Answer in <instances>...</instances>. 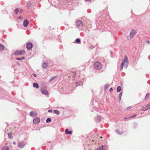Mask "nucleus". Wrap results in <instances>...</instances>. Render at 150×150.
I'll use <instances>...</instances> for the list:
<instances>
[{
  "label": "nucleus",
  "mask_w": 150,
  "mask_h": 150,
  "mask_svg": "<svg viewBox=\"0 0 150 150\" xmlns=\"http://www.w3.org/2000/svg\"><path fill=\"white\" fill-rule=\"evenodd\" d=\"M128 64L129 63L128 59L126 55H125L124 59L123 60L121 63L120 69L122 70L123 69L124 66L125 68H127L128 66Z\"/></svg>",
  "instance_id": "obj_1"
},
{
  "label": "nucleus",
  "mask_w": 150,
  "mask_h": 150,
  "mask_svg": "<svg viewBox=\"0 0 150 150\" xmlns=\"http://www.w3.org/2000/svg\"><path fill=\"white\" fill-rule=\"evenodd\" d=\"M136 33V31L134 29L132 30L130 32L129 35L127 36L128 39L129 40H130L131 39L133 38Z\"/></svg>",
  "instance_id": "obj_2"
},
{
  "label": "nucleus",
  "mask_w": 150,
  "mask_h": 150,
  "mask_svg": "<svg viewBox=\"0 0 150 150\" xmlns=\"http://www.w3.org/2000/svg\"><path fill=\"white\" fill-rule=\"evenodd\" d=\"M94 67L96 69L99 70L101 68V64L99 62H96L94 63Z\"/></svg>",
  "instance_id": "obj_3"
},
{
  "label": "nucleus",
  "mask_w": 150,
  "mask_h": 150,
  "mask_svg": "<svg viewBox=\"0 0 150 150\" xmlns=\"http://www.w3.org/2000/svg\"><path fill=\"white\" fill-rule=\"evenodd\" d=\"M50 63L51 64H52V62L50 61V60L47 61V62H45L43 63L42 66V67L44 69H46L48 66V64H49Z\"/></svg>",
  "instance_id": "obj_4"
},
{
  "label": "nucleus",
  "mask_w": 150,
  "mask_h": 150,
  "mask_svg": "<svg viewBox=\"0 0 150 150\" xmlns=\"http://www.w3.org/2000/svg\"><path fill=\"white\" fill-rule=\"evenodd\" d=\"M40 121V118L38 117H35L33 120V123L35 124H38Z\"/></svg>",
  "instance_id": "obj_5"
},
{
  "label": "nucleus",
  "mask_w": 150,
  "mask_h": 150,
  "mask_svg": "<svg viewBox=\"0 0 150 150\" xmlns=\"http://www.w3.org/2000/svg\"><path fill=\"white\" fill-rule=\"evenodd\" d=\"M25 52V51L24 50H22L21 51L17 50L15 52V55H22L24 54Z\"/></svg>",
  "instance_id": "obj_6"
},
{
  "label": "nucleus",
  "mask_w": 150,
  "mask_h": 150,
  "mask_svg": "<svg viewBox=\"0 0 150 150\" xmlns=\"http://www.w3.org/2000/svg\"><path fill=\"white\" fill-rule=\"evenodd\" d=\"M76 25L78 27L82 26L83 25L82 22L81 21H78L76 23Z\"/></svg>",
  "instance_id": "obj_7"
},
{
  "label": "nucleus",
  "mask_w": 150,
  "mask_h": 150,
  "mask_svg": "<svg viewBox=\"0 0 150 150\" xmlns=\"http://www.w3.org/2000/svg\"><path fill=\"white\" fill-rule=\"evenodd\" d=\"M41 91L42 93L45 95H47L48 94V93L47 90L44 89H41Z\"/></svg>",
  "instance_id": "obj_8"
},
{
  "label": "nucleus",
  "mask_w": 150,
  "mask_h": 150,
  "mask_svg": "<svg viewBox=\"0 0 150 150\" xmlns=\"http://www.w3.org/2000/svg\"><path fill=\"white\" fill-rule=\"evenodd\" d=\"M33 47V45L30 43H28L26 45V47L28 50H30Z\"/></svg>",
  "instance_id": "obj_9"
},
{
  "label": "nucleus",
  "mask_w": 150,
  "mask_h": 150,
  "mask_svg": "<svg viewBox=\"0 0 150 150\" xmlns=\"http://www.w3.org/2000/svg\"><path fill=\"white\" fill-rule=\"evenodd\" d=\"M106 146L105 145L102 146L98 147L97 149L94 150H105Z\"/></svg>",
  "instance_id": "obj_10"
},
{
  "label": "nucleus",
  "mask_w": 150,
  "mask_h": 150,
  "mask_svg": "<svg viewBox=\"0 0 150 150\" xmlns=\"http://www.w3.org/2000/svg\"><path fill=\"white\" fill-rule=\"evenodd\" d=\"M18 146L21 148H23L25 145V144L24 142H21L18 143Z\"/></svg>",
  "instance_id": "obj_11"
},
{
  "label": "nucleus",
  "mask_w": 150,
  "mask_h": 150,
  "mask_svg": "<svg viewBox=\"0 0 150 150\" xmlns=\"http://www.w3.org/2000/svg\"><path fill=\"white\" fill-rule=\"evenodd\" d=\"M29 23V21L27 19H25L24 20L23 22V25L25 27H26L28 26Z\"/></svg>",
  "instance_id": "obj_12"
},
{
  "label": "nucleus",
  "mask_w": 150,
  "mask_h": 150,
  "mask_svg": "<svg viewBox=\"0 0 150 150\" xmlns=\"http://www.w3.org/2000/svg\"><path fill=\"white\" fill-rule=\"evenodd\" d=\"M95 121L97 122H100L101 120V117L99 116H97L95 117Z\"/></svg>",
  "instance_id": "obj_13"
},
{
  "label": "nucleus",
  "mask_w": 150,
  "mask_h": 150,
  "mask_svg": "<svg viewBox=\"0 0 150 150\" xmlns=\"http://www.w3.org/2000/svg\"><path fill=\"white\" fill-rule=\"evenodd\" d=\"M15 11V12L16 14L18 13H21L23 11V10L22 9H20L19 8H16Z\"/></svg>",
  "instance_id": "obj_14"
},
{
  "label": "nucleus",
  "mask_w": 150,
  "mask_h": 150,
  "mask_svg": "<svg viewBox=\"0 0 150 150\" xmlns=\"http://www.w3.org/2000/svg\"><path fill=\"white\" fill-rule=\"evenodd\" d=\"M65 132L67 134L71 135L72 134V132L71 130L69 131L68 129H67L65 130Z\"/></svg>",
  "instance_id": "obj_15"
},
{
  "label": "nucleus",
  "mask_w": 150,
  "mask_h": 150,
  "mask_svg": "<svg viewBox=\"0 0 150 150\" xmlns=\"http://www.w3.org/2000/svg\"><path fill=\"white\" fill-rule=\"evenodd\" d=\"M76 86H81L83 84V82L82 81H80L76 83Z\"/></svg>",
  "instance_id": "obj_16"
},
{
  "label": "nucleus",
  "mask_w": 150,
  "mask_h": 150,
  "mask_svg": "<svg viewBox=\"0 0 150 150\" xmlns=\"http://www.w3.org/2000/svg\"><path fill=\"white\" fill-rule=\"evenodd\" d=\"M33 86L34 87H35L36 88H39V86L38 84L35 83H33Z\"/></svg>",
  "instance_id": "obj_17"
},
{
  "label": "nucleus",
  "mask_w": 150,
  "mask_h": 150,
  "mask_svg": "<svg viewBox=\"0 0 150 150\" xmlns=\"http://www.w3.org/2000/svg\"><path fill=\"white\" fill-rule=\"evenodd\" d=\"M146 109L145 110H147L148 109L150 108V103L148 104L146 106H145Z\"/></svg>",
  "instance_id": "obj_18"
},
{
  "label": "nucleus",
  "mask_w": 150,
  "mask_h": 150,
  "mask_svg": "<svg viewBox=\"0 0 150 150\" xmlns=\"http://www.w3.org/2000/svg\"><path fill=\"white\" fill-rule=\"evenodd\" d=\"M30 115L32 117H34L37 115V113H29Z\"/></svg>",
  "instance_id": "obj_19"
},
{
  "label": "nucleus",
  "mask_w": 150,
  "mask_h": 150,
  "mask_svg": "<svg viewBox=\"0 0 150 150\" xmlns=\"http://www.w3.org/2000/svg\"><path fill=\"white\" fill-rule=\"evenodd\" d=\"M121 91V88L120 86H118L117 89V92H119Z\"/></svg>",
  "instance_id": "obj_20"
},
{
  "label": "nucleus",
  "mask_w": 150,
  "mask_h": 150,
  "mask_svg": "<svg viewBox=\"0 0 150 150\" xmlns=\"http://www.w3.org/2000/svg\"><path fill=\"white\" fill-rule=\"evenodd\" d=\"M52 121V120L50 118H48L46 120V122L47 123H49Z\"/></svg>",
  "instance_id": "obj_21"
},
{
  "label": "nucleus",
  "mask_w": 150,
  "mask_h": 150,
  "mask_svg": "<svg viewBox=\"0 0 150 150\" xmlns=\"http://www.w3.org/2000/svg\"><path fill=\"white\" fill-rule=\"evenodd\" d=\"M4 47L2 45H0V50L2 51L4 50Z\"/></svg>",
  "instance_id": "obj_22"
},
{
  "label": "nucleus",
  "mask_w": 150,
  "mask_h": 150,
  "mask_svg": "<svg viewBox=\"0 0 150 150\" xmlns=\"http://www.w3.org/2000/svg\"><path fill=\"white\" fill-rule=\"evenodd\" d=\"M137 116V115H132V116H131L130 117H128L125 118L124 119H127L130 118H132V117H136Z\"/></svg>",
  "instance_id": "obj_23"
},
{
  "label": "nucleus",
  "mask_w": 150,
  "mask_h": 150,
  "mask_svg": "<svg viewBox=\"0 0 150 150\" xmlns=\"http://www.w3.org/2000/svg\"><path fill=\"white\" fill-rule=\"evenodd\" d=\"M75 42L76 43H81V40L79 38H77L75 40Z\"/></svg>",
  "instance_id": "obj_24"
},
{
  "label": "nucleus",
  "mask_w": 150,
  "mask_h": 150,
  "mask_svg": "<svg viewBox=\"0 0 150 150\" xmlns=\"http://www.w3.org/2000/svg\"><path fill=\"white\" fill-rule=\"evenodd\" d=\"M9 148L7 146H5L3 147L1 150H9Z\"/></svg>",
  "instance_id": "obj_25"
},
{
  "label": "nucleus",
  "mask_w": 150,
  "mask_h": 150,
  "mask_svg": "<svg viewBox=\"0 0 150 150\" xmlns=\"http://www.w3.org/2000/svg\"><path fill=\"white\" fill-rule=\"evenodd\" d=\"M25 58L24 57H22L20 58H16V59L18 60H21L24 59Z\"/></svg>",
  "instance_id": "obj_26"
},
{
  "label": "nucleus",
  "mask_w": 150,
  "mask_h": 150,
  "mask_svg": "<svg viewBox=\"0 0 150 150\" xmlns=\"http://www.w3.org/2000/svg\"><path fill=\"white\" fill-rule=\"evenodd\" d=\"M31 5V4L30 2H27V4H26V6L27 7H29Z\"/></svg>",
  "instance_id": "obj_27"
},
{
  "label": "nucleus",
  "mask_w": 150,
  "mask_h": 150,
  "mask_svg": "<svg viewBox=\"0 0 150 150\" xmlns=\"http://www.w3.org/2000/svg\"><path fill=\"white\" fill-rule=\"evenodd\" d=\"M149 96V93H147L146 94V96L145 97V100L147 99L148 98Z\"/></svg>",
  "instance_id": "obj_28"
},
{
  "label": "nucleus",
  "mask_w": 150,
  "mask_h": 150,
  "mask_svg": "<svg viewBox=\"0 0 150 150\" xmlns=\"http://www.w3.org/2000/svg\"><path fill=\"white\" fill-rule=\"evenodd\" d=\"M73 74L72 75V76L74 78H75L76 77V72L75 71H74V72H73Z\"/></svg>",
  "instance_id": "obj_29"
},
{
  "label": "nucleus",
  "mask_w": 150,
  "mask_h": 150,
  "mask_svg": "<svg viewBox=\"0 0 150 150\" xmlns=\"http://www.w3.org/2000/svg\"><path fill=\"white\" fill-rule=\"evenodd\" d=\"M56 76H54V77H52L50 79V80H49V82H50L51 81H52V80H53V79H54L56 77Z\"/></svg>",
  "instance_id": "obj_30"
},
{
  "label": "nucleus",
  "mask_w": 150,
  "mask_h": 150,
  "mask_svg": "<svg viewBox=\"0 0 150 150\" xmlns=\"http://www.w3.org/2000/svg\"><path fill=\"white\" fill-rule=\"evenodd\" d=\"M109 86V84H106L104 86V88L105 89H107Z\"/></svg>",
  "instance_id": "obj_31"
},
{
  "label": "nucleus",
  "mask_w": 150,
  "mask_h": 150,
  "mask_svg": "<svg viewBox=\"0 0 150 150\" xmlns=\"http://www.w3.org/2000/svg\"><path fill=\"white\" fill-rule=\"evenodd\" d=\"M8 138H11V133H8Z\"/></svg>",
  "instance_id": "obj_32"
},
{
  "label": "nucleus",
  "mask_w": 150,
  "mask_h": 150,
  "mask_svg": "<svg viewBox=\"0 0 150 150\" xmlns=\"http://www.w3.org/2000/svg\"><path fill=\"white\" fill-rule=\"evenodd\" d=\"M145 109H146L145 106L142 107L141 108V110H142L143 111H146V110H144H144Z\"/></svg>",
  "instance_id": "obj_33"
},
{
  "label": "nucleus",
  "mask_w": 150,
  "mask_h": 150,
  "mask_svg": "<svg viewBox=\"0 0 150 150\" xmlns=\"http://www.w3.org/2000/svg\"><path fill=\"white\" fill-rule=\"evenodd\" d=\"M122 94V92L120 93L119 95L118 96V97H121Z\"/></svg>",
  "instance_id": "obj_34"
},
{
  "label": "nucleus",
  "mask_w": 150,
  "mask_h": 150,
  "mask_svg": "<svg viewBox=\"0 0 150 150\" xmlns=\"http://www.w3.org/2000/svg\"><path fill=\"white\" fill-rule=\"evenodd\" d=\"M53 112H59L58 110H54Z\"/></svg>",
  "instance_id": "obj_35"
},
{
  "label": "nucleus",
  "mask_w": 150,
  "mask_h": 150,
  "mask_svg": "<svg viewBox=\"0 0 150 150\" xmlns=\"http://www.w3.org/2000/svg\"><path fill=\"white\" fill-rule=\"evenodd\" d=\"M48 112H52V110H48Z\"/></svg>",
  "instance_id": "obj_36"
},
{
  "label": "nucleus",
  "mask_w": 150,
  "mask_h": 150,
  "mask_svg": "<svg viewBox=\"0 0 150 150\" xmlns=\"http://www.w3.org/2000/svg\"><path fill=\"white\" fill-rule=\"evenodd\" d=\"M22 18H23L22 17V16H19L18 17V18H19V19H22Z\"/></svg>",
  "instance_id": "obj_37"
},
{
  "label": "nucleus",
  "mask_w": 150,
  "mask_h": 150,
  "mask_svg": "<svg viewBox=\"0 0 150 150\" xmlns=\"http://www.w3.org/2000/svg\"><path fill=\"white\" fill-rule=\"evenodd\" d=\"M132 108V107L131 106H129L127 108V110H129L130 109H131Z\"/></svg>",
  "instance_id": "obj_38"
},
{
  "label": "nucleus",
  "mask_w": 150,
  "mask_h": 150,
  "mask_svg": "<svg viewBox=\"0 0 150 150\" xmlns=\"http://www.w3.org/2000/svg\"><path fill=\"white\" fill-rule=\"evenodd\" d=\"M118 98L119 100V101L120 102V101L121 97H118Z\"/></svg>",
  "instance_id": "obj_39"
},
{
  "label": "nucleus",
  "mask_w": 150,
  "mask_h": 150,
  "mask_svg": "<svg viewBox=\"0 0 150 150\" xmlns=\"http://www.w3.org/2000/svg\"><path fill=\"white\" fill-rule=\"evenodd\" d=\"M33 75L35 77H36L37 76V75L35 74H33Z\"/></svg>",
  "instance_id": "obj_40"
},
{
  "label": "nucleus",
  "mask_w": 150,
  "mask_h": 150,
  "mask_svg": "<svg viewBox=\"0 0 150 150\" xmlns=\"http://www.w3.org/2000/svg\"><path fill=\"white\" fill-rule=\"evenodd\" d=\"M112 90H113V89L112 88H110L109 91H111Z\"/></svg>",
  "instance_id": "obj_41"
},
{
  "label": "nucleus",
  "mask_w": 150,
  "mask_h": 150,
  "mask_svg": "<svg viewBox=\"0 0 150 150\" xmlns=\"http://www.w3.org/2000/svg\"><path fill=\"white\" fill-rule=\"evenodd\" d=\"M117 132L118 134H122V133H120V132H119L117 131Z\"/></svg>",
  "instance_id": "obj_42"
},
{
  "label": "nucleus",
  "mask_w": 150,
  "mask_h": 150,
  "mask_svg": "<svg viewBox=\"0 0 150 150\" xmlns=\"http://www.w3.org/2000/svg\"><path fill=\"white\" fill-rule=\"evenodd\" d=\"M117 132L118 134H122V133H120V132H119L117 131Z\"/></svg>",
  "instance_id": "obj_43"
},
{
  "label": "nucleus",
  "mask_w": 150,
  "mask_h": 150,
  "mask_svg": "<svg viewBox=\"0 0 150 150\" xmlns=\"http://www.w3.org/2000/svg\"><path fill=\"white\" fill-rule=\"evenodd\" d=\"M13 143L14 145H16V142H13Z\"/></svg>",
  "instance_id": "obj_44"
},
{
  "label": "nucleus",
  "mask_w": 150,
  "mask_h": 150,
  "mask_svg": "<svg viewBox=\"0 0 150 150\" xmlns=\"http://www.w3.org/2000/svg\"><path fill=\"white\" fill-rule=\"evenodd\" d=\"M93 46H91L90 47V48L91 49H93Z\"/></svg>",
  "instance_id": "obj_45"
},
{
  "label": "nucleus",
  "mask_w": 150,
  "mask_h": 150,
  "mask_svg": "<svg viewBox=\"0 0 150 150\" xmlns=\"http://www.w3.org/2000/svg\"><path fill=\"white\" fill-rule=\"evenodd\" d=\"M30 112L32 113V112H34L33 111H30Z\"/></svg>",
  "instance_id": "obj_46"
},
{
  "label": "nucleus",
  "mask_w": 150,
  "mask_h": 150,
  "mask_svg": "<svg viewBox=\"0 0 150 150\" xmlns=\"http://www.w3.org/2000/svg\"><path fill=\"white\" fill-rule=\"evenodd\" d=\"M57 115H58L59 114V113H55Z\"/></svg>",
  "instance_id": "obj_47"
},
{
  "label": "nucleus",
  "mask_w": 150,
  "mask_h": 150,
  "mask_svg": "<svg viewBox=\"0 0 150 150\" xmlns=\"http://www.w3.org/2000/svg\"><path fill=\"white\" fill-rule=\"evenodd\" d=\"M146 42L147 43H149V41H146Z\"/></svg>",
  "instance_id": "obj_48"
},
{
  "label": "nucleus",
  "mask_w": 150,
  "mask_h": 150,
  "mask_svg": "<svg viewBox=\"0 0 150 150\" xmlns=\"http://www.w3.org/2000/svg\"><path fill=\"white\" fill-rule=\"evenodd\" d=\"M142 117V116H140L139 117H137V118H138V117Z\"/></svg>",
  "instance_id": "obj_49"
}]
</instances>
